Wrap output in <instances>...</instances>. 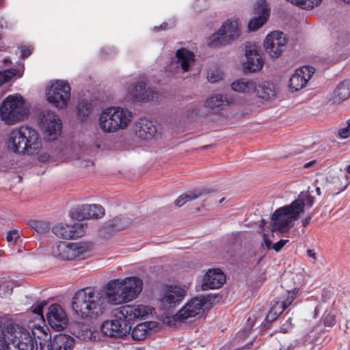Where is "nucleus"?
<instances>
[{
  "label": "nucleus",
  "mask_w": 350,
  "mask_h": 350,
  "mask_svg": "<svg viewBox=\"0 0 350 350\" xmlns=\"http://www.w3.org/2000/svg\"><path fill=\"white\" fill-rule=\"evenodd\" d=\"M307 256L309 258H312L314 261L317 260V255L315 252L313 250H307Z\"/></svg>",
  "instance_id": "obj_55"
},
{
  "label": "nucleus",
  "mask_w": 350,
  "mask_h": 350,
  "mask_svg": "<svg viewBox=\"0 0 350 350\" xmlns=\"http://www.w3.org/2000/svg\"><path fill=\"white\" fill-rule=\"evenodd\" d=\"M291 319L289 318L285 324H284L282 327H281V331L284 333H286L288 331L289 329H291L292 327V323H291Z\"/></svg>",
  "instance_id": "obj_51"
},
{
  "label": "nucleus",
  "mask_w": 350,
  "mask_h": 350,
  "mask_svg": "<svg viewBox=\"0 0 350 350\" xmlns=\"http://www.w3.org/2000/svg\"><path fill=\"white\" fill-rule=\"evenodd\" d=\"M314 161H310L306 164H304V167L305 168H308L310 167V166H312L314 163Z\"/></svg>",
  "instance_id": "obj_59"
},
{
  "label": "nucleus",
  "mask_w": 350,
  "mask_h": 350,
  "mask_svg": "<svg viewBox=\"0 0 350 350\" xmlns=\"http://www.w3.org/2000/svg\"><path fill=\"white\" fill-rule=\"evenodd\" d=\"M6 144L10 150L21 155L36 154L42 146L37 130L27 125L13 129L8 135Z\"/></svg>",
  "instance_id": "obj_3"
},
{
  "label": "nucleus",
  "mask_w": 350,
  "mask_h": 350,
  "mask_svg": "<svg viewBox=\"0 0 350 350\" xmlns=\"http://www.w3.org/2000/svg\"><path fill=\"white\" fill-rule=\"evenodd\" d=\"M288 241V239H281L279 241H278L277 243H274L272 245V248L275 251L278 252L286 244V243Z\"/></svg>",
  "instance_id": "obj_48"
},
{
  "label": "nucleus",
  "mask_w": 350,
  "mask_h": 350,
  "mask_svg": "<svg viewBox=\"0 0 350 350\" xmlns=\"http://www.w3.org/2000/svg\"><path fill=\"white\" fill-rule=\"evenodd\" d=\"M287 43L286 36L282 31H275L268 34L264 40L265 51L272 59L278 58Z\"/></svg>",
  "instance_id": "obj_13"
},
{
  "label": "nucleus",
  "mask_w": 350,
  "mask_h": 350,
  "mask_svg": "<svg viewBox=\"0 0 350 350\" xmlns=\"http://www.w3.org/2000/svg\"><path fill=\"white\" fill-rule=\"evenodd\" d=\"M36 350H51V349L48 345H42V344H40V347L36 349Z\"/></svg>",
  "instance_id": "obj_58"
},
{
  "label": "nucleus",
  "mask_w": 350,
  "mask_h": 350,
  "mask_svg": "<svg viewBox=\"0 0 350 350\" xmlns=\"http://www.w3.org/2000/svg\"><path fill=\"white\" fill-rule=\"evenodd\" d=\"M206 303L204 297H195L189 300L176 314L178 321H185L202 314Z\"/></svg>",
  "instance_id": "obj_16"
},
{
  "label": "nucleus",
  "mask_w": 350,
  "mask_h": 350,
  "mask_svg": "<svg viewBox=\"0 0 350 350\" xmlns=\"http://www.w3.org/2000/svg\"><path fill=\"white\" fill-rule=\"evenodd\" d=\"M227 42H228L221 27L217 32L210 36L207 40L208 44L211 46H217Z\"/></svg>",
  "instance_id": "obj_32"
},
{
  "label": "nucleus",
  "mask_w": 350,
  "mask_h": 350,
  "mask_svg": "<svg viewBox=\"0 0 350 350\" xmlns=\"http://www.w3.org/2000/svg\"><path fill=\"white\" fill-rule=\"evenodd\" d=\"M225 281L226 276L220 269H209L204 275L202 288L203 290L219 288Z\"/></svg>",
  "instance_id": "obj_24"
},
{
  "label": "nucleus",
  "mask_w": 350,
  "mask_h": 350,
  "mask_svg": "<svg viewBox=\"0 0 350 350\" xmlns=\"http://www.w3.org/2000/svg\"><path fill=\"white\" fill-rule=\"evenodd\" d=\"M118 280L121 282L123 297L126 302L135 299L142 291V281L137 277L132 276Z\"/></svg>",
  "instance_id": "obj_20"
},
{
  "label": "nucleus",
  "mask_w": 350,
  "mask_h": 350,
  "mask_svg": "<svg viewBox=\"0 0 350 350\" xmlns=\"http://www.w3.org/2000/svg\"><path fill=\"white\" fill-rule=\"evenodd\" d=\"M53 232L54 234L61 239H70V226L63 224H57L53 227Z\"/></svg>",
  "instance_id": "obj_33"
},
{
  "label": "nucleus",
  "mask_w": 350,
  "mask_h": 350,
  "mask_svg": "<svg viewBox=\"0 0 350 350\" xmlns=\"http://www.w3.org/2000/svg\"><path fill=\"white\" fill-rule=\"evenodd\" d=\"M39 124L48 137V140H54L62 131V122L58 116L50 110H44L39 114Z\"/></svg>",
  "instance_id": "obj_10"
},
{
  "label": "nucleus",
  "mask_w": 350,
  "mask_h": 350,
  "mask_svg": "<svg viewBox=\"0 0 350 350\" xmlns=\"http://www.w3.org/2000/svg\"><path fill=\"white\" fill-rule=\"evenodd\" d=\"M133 118V113L128 109L111 106L102 110L98 116V126L105 133H113L128 127Z\"/></svg>",
  "instance_id": "obj_4"
},
{
  "label": "nucleus",
  "mask_w": 350,
  "mask_h": 350,
  "mask_svg": "<svg viewBox=\"0 0 350 350\" xmlns=\"http://www.w3.org/2000/svg\"><path fill=\"white\" fill-rule=\"evenodd\" d=\"M13 291L12 282H0V295L2 297H7L12 294Z\"/></svg>",
  "instance_id": "obj_42"
},
{
  "label": "nucleus",
  "mask_w": 350,
  "mask_h": 350,
  "mask_svg": "<svg viewBox=\"0 0 350 350\" xmlns=\"http://www.w3.org/2000/svg\"><path fill=\"white\" fill-rule=\"evenodd\" d=\"M92 110V106L90 103L82 101L79 103L77 107V116L81 120H85Z\"/></svg>",
  "instance_id": "obj_34"
},
{
  "label": "nucleus",
  "mask_w": 350,
  "mask_h": 350,
  "mask_svg": "<svg viewBox=\"0 0 350 350\" xmlns=\"http://www.w3.org/2000/svg\"><path fill=\"white\" fill-rule=\"evenodd\" d=\"M128 91L132 98L139 102L150 101L154 98L156 94L151 88L146 87L144 81L131 85Z\"/></svg>",
  "instance_id": "obj_23"
},
{
  "label": "nucleus",
  "mask_w": 350,
  "mask_h": 350,
  "mask_svg": "<svg viewBox=\"0 0 350 350\" xmlns=\"http://www.w3.org/2000/svg\"><path fill=\"white\" fill-rule=\"evenodd\" d=\"M157 327V323L154 321L138 323L132 329V338L135 340H142Z\"/></svg>",
  "instance_id": "obj_28"
},
{
  "label": "nucleus",
  "mask_w": 350,
  "mask_h": 350,
  "mask_svg": "<svg viewBox=\"0 0 350 350\" xmlns=\"http://www.w3.org/2000/svg\"><path fill=\"white\" fill-rule=\"evenodd\" d=\"M291 319L289 318L285 324H284L282 327H281V331L284 333H286L288 331L289 329H291L292 327V323H291Z\"/></svg>",
  "instance_id": "obj_52"
},
{
  "label": "nucleus",
  "mask_w": 350,
  "mask_h": 350,
  "mask_svg": "<svg viewBox=\"0 0 350 350\" xmlns=\"http://www.w3.org/2000/svg\"><path fill=\"white\" fill-rule=\"evenodd\" d=\"M254 10L257 16L252 18L248 23L247 27L250 31H254L262 27L267 22L270 14V9L265 0H258Z\"/></svg>",
  "instance_id": "obj_18"
},
{
  "label": "nucleus",
  "mask_w": 350,
  "mask_h": 350,
  "mask_svg": "<svg viewBox=\"0 0 350 350\" xmlns=\"http://www.w3.org/2000/svg\"><path fill=\"white\" fill-rule=\"evenodd\" d=\"M114 226H115V227L117 228V230H122L125 229V228L127 227V226H128V223H126V224H124V225L120 226H118L117 224H114Z\"/></svg>",
  "instance_id": "obj_57"
},
{
  "label": "nucleus",
  "mask_w": 350,
  "mask_h": 350,
  "mask_svg": "<svg viewBox=\"0 0 350 350\" xmlns=\"http://www.w3.org/2000/svg\"><path fill=\"white\" fill-rule=\"evenodd\" d=\"M224 101V96L221 94H217L206 99L204 105L209 109H214L222 105Z\"/></svg>",
  "instance_id": "obj_37"
},
{
  "label": "nucleus",
  "mask_w": 350,
  "mask_h": 350,
  "mask_svg": "<svg viewBox=\"0 0 350 350\" xmlns=\"http://www.w3.org/2000/svg\"><path fill=\"white\" fill-rule=\"evenodd\" d=\"M245 55L246 60L243 64V70L244 72H256L262 69L263 60L257 50L256 44H246Z\"/></svg>",
  "instance_id": "obj_14"
},
{
  "label": "nucleus",
  "mask_w": 350,
  "mask_h": 350,
  "mask_svg": "<svg viewBox=\"0 0 350 350\" xmlns=\"http://www.w3.org/2000/svg\"><path fill=\"white\" fill-rule=\"evenodd\" d=\"M19 238V232L16 230H11L8 232L6 239L9 243H16Z\"/></svg>",
  "instance_id": "obj_46"
},
{
  "label": "nucleus",
  "mask_w": 350,
  "mask_h": 350,
  "mask_svg": "<svg viewBox=\"0 0 350 350\" xmlns=\"http://www.w3.org/2000/svg\"><path fill=\"white\" fill-rule=\"evenodd\" d=\"M338 135L342 139H347L350 137V119L344 127L339 129Z\"/></svg>",
  "instance_id": "obj_45"
},
{
  "label": "nucleus",
  "mask_w": 350,
  "mask_h": 350,
  "mask_svg": "<svg viewBox=\"0 0 350 350\" xmlns=\"http://www.w3.org/2000/svg\"><path fill=\"white\" fill-rule=\"evenodd\" d=\"M29 226L35 231L39 233H43L48 228L46 224L37 220H31L29 222Z\"/></svg>",
  "instance_id": "obj_44"
},
{
  "label": "nucleus",
  "mask_w": 350,
  "mask_h": 350,
  "mask_svg": "<svg viewBox=\"0 0 350 350\" xmlns=\"http://www.w3.org/2000/svg\"><path fill=\"white\" fill-rule=\"evenodd\" d=\"M186 294V291L180 286H167L159 298L161 308L166 315L172 314L174 309L180 304Z\"/></svg>",
  "instance_id": "obj_8"
},
{
  "label": "nucleus",
  "mask_w": 350,
  "mask_h": 350,
  "mask_svg": "<svg viewBox=\"0 0 350 350\" xmlns=\"http://www.w3.org/2000/svg\"><path fill=\"white\" fill-rule=\"evenodd\" d=\"M114 319L107 320L103 323L101 325L102 332L108 336L121 338L126 336L131 331V323H128L125 318H119L116 314L114 310Z\"/></svg>",
  "instance_id": "obj_11"
},
{
  "label": "nucleus",
  "mask_w": 350,
  "mask_h": 350,
  "mask_svg": "<svg viewBox=\"0 0 350 350\" xmlns=\"http://www.w3.org/2000/svg\"><path fill=\"white\" fill-rule=\"evenodd\" d=\"M350 96V81L345 80L340 83L328 98L330 104L339 103Z\"/></svg>",
  "instance_id": "obj_27"
},
{
  "label": "nucleus",
  "mask_w": 350,
  "mask_h": 350,
  "mask_svg": "<svg viewBox=\"0 0 350 350\" xmlns=\"http://www.w3.org/2000/svg\"><path fill=\"white\" fill-rule=\"evenodd\" d=\"M32 49L30 46H23L21 48V57L26 58L31 53Z\"/></svg>",
  "instance_id": "obj_50"
},
{
  "label": "nucleus",
  "mask_w": 350,
  "mask_h": 350,
  "mask_svg": "<svg viewBox=\"0 0 350 350\" xmlns=\"http://www.w3.org/2000/svg\"><path fill=\"white\" fill-rule=\"evenodd\" d=\"M72 334L79 340L85 342L91 340L93 337L92 330L86 325L77 324L72 327Z\"/></svg>",
  "instance_id": "obj_31"
},
{
  "label": "nucleus",
  "mask_w": 350,
  "mask_h": 350,
  "mask_svg": "<svg viewBox=\"0 0 350 350\" xmlns=\"http://www.w3.org/2000/svg\"><path fill=\"white\" fill-rule=\"evenodd\" d=\"M223 72L221 70L217 67L215 66L213 68H211L207 75V79L211 83H216L220 81L222 79Z\"/></svg>",
  "instance_id": "obj_38"
},
{
  "label": "nucleus",
  "mask_w": 350,
  "mask_h": 350,
  "mask_svg": "<svg viewBox=\"0 0 350 350\" xmlns=\"http://www.w3.org/2000/svg\"><path fill=\"white\" fill-rule=\"evenodd\" d=\"M283 310L280 307L279 304L271 308L267 314L266 319L269 321H273L276 319L282 312Z\"/></svg>",
  "instance_id": "obj_43"
},
{
  "label": "nucleus",
  "mask_w": 350,
  "mask_h": 350,
  "mask_svg": "<svg viewBox=\"0 0 350 350\" xmlns=\"http://www.w3.org/2000/svg\"><path fill=\"white\" fill-rule=\"evenodd\" d=\"M199 195L196 192H190L189 193L183 194L180 196L176 200L175 204L180 207L183 206L187 202L196 199Z\"/></svg>",
  "instance_id": "obj_40"
},
{
  "label": "nucleus",
  "mask_w": 350,
  "mask_h": 350,
  "mask_svg": "<svg viewBox=\"0 0 350 350\" xmlns=\"http://www.w3.org/2000/svg\"><path fill=\"white\" fill-rule=\"evenodd\" d=\"M87 225L83 222H76L70 226V239H77L84 235Z\"/></svg>",
  "instance_id": "obj_36"
},
{
  "label": "nucleus",
  "mask_w": 350,
  "mask_h": 350,
  "mask_svg": "<svg viewBox=\"0 0 350 350\" xmlns=\"http://www.w3.org/2000/svg\"><path fill=\"white\" fill-rule=\"evenodd\" d=\"M95 150H98L100 148V145L96 144L95 145H94V147H93Z\"/></svg>",
  "instance_id": "obj_62"
},
{
  "label": "nucleus",
  "mask_w": 350,
  "mask_h": 350,
  "mask_svg": "<svg viewBox=\"0 0 350 350\" xmlns=\"http://www.w3.org/2000/svg\"><path fill=\"white\" fill-rule=\"evenodd\" d=\"M294 300L293 296H288L285 300H284L280 306V307L284 310L286 309L289 306L291 305Z\"/></svg>",
  "instance_id": "obj_49"
},
{
  "label": "nucleus",
  "mask_w": 350,
  "mask_h": 350,
  "mask_svg": "<svg viewBox=\"0 0 350 350\" xmlns=\"http://www.w3.org/2000/svg\"><path fill=\"white\" fill-rule=\"evenodd\" d=\"M46 304H43L42 305L37 306L33 310V313L36 314L38 316V321L40 323H44V317L42 314L43 306Z\"/></svg>",
  "instance_id": "obj_47"
},
{
  "label": "nucleus",
  "mask_w": 350,
  "mask_h": 350,
  "mask_svg": "<svg viewBox=\"0 0 350 350\" xmlns=\"http://www.w3.org/2000/svg\"><path fill=\"white\" fill-rule=\"evenodd\" d=\"M16 72L15 69H7L0 71V85L8 82L12 77L16 76Z\"/></svg>",
  "instance_id": "obj_41"
},
{
  "label": "nucleus",
  "mask_w": 350,
  "mask_h": 350,
  "mask_svg": "<svg viewBox=\"0 0 350 350\" xmlns=\"http://www.w3.org/2000/svg\"><path fill=\"white\" fill-rule=\"evenodd\" d=\"M286 1L301 8V9L310 10L319 5L322 0H286Z\"/></svg>",
  "instance_id": "obj_35"
},
{
  "label": "nucleus",
  "mask_w": 350,
  "mask_h": 350,
  "mask_svg": "<svg viewBox=\"0 0 350 350\" xmlns=\"http://www.w3.org/2000/svg\"><path fill=\"white\" fill-rule=\"evenodd\" d=\"M105 214L103 207L99 204H83L72 212V217L78 220L97 219Z\"/></svg>",
  "instance_id": "obj_21"
},
{
  "label": "nucleus",
  "mask_w": 350,
  "mask_h": 350,
  "mask_svg": "<svg viewBox=\"0 0 350 350\" xmlns=\"http://www.w3.org/2000/svg\"><path fill=\"white\" fill-rule=\"evenodd\" d=\"M47 319L49 325L55 330L63 329L68 324V317L62 308L57 304L49 308Z\"/></svg>",
  "instance_id": "obj_22"
},
{
  "label": "nucleus",
  "mask_w": 350,
  "mask_h": 350,
  "mask_svg": "<svg viewBox=\"0 0 350 350\" xmlns=\"http://www.w3.org/2000/svg\"><path fill=\"white\" fill-rule=\"evenodd\" d=\"M224 200V198H221V199L219 200V203H221Z\"/></svg>",
  "instance_id": "obj_64"
},
{
  "label": "nucleus",
  "mask_w": 350,
  "mask_h": 350,
  "mask_svg": "<svg viewBox=\"0 0 350 350\" xmlns=\"http://www.w3.org/2000/svg\"><path fill=\"white\" fill-rule=\"evenodd\" d=\"M295 200H301L302 202L301 206V213H303L306 206L310 208L312 206L314 198L306 193H301Z\"/></svg>",
  "instance_id": "obj_39"
},
{
  "label": "nucleus",
  "mask_w": 350,
  "mask_h": 350,
  "mask_svg": "<svg viewBox=\"0 0 350 350\" xmlns=\"http://www.w3.org/2000/svg\"><path fill=\"white\" fill-rule=\"evenodd\" d=\"M166 25H167V24H163V25H161L160 27H154V30H158L159 28L162 29H166Z\"/></svg>",
  "instance_id": "obj_60"
},
{
  "label": "nucleus",
  "mask_w": 350,
  "mask_h": 350,
  "mask_svg": "<svg viewBox=\"0 0 350 350\" xmlns=\"http://www.w3.org/2000/svg\"><path fill=\"white\" fill-rule=\"evenodd\" d=\"M314 72V69L309 66H302L295 70L289 79L290 91L295 92L305 88Z\"/></svg>",
  "instance_id": "obj_17"
},
{
  "label": "nucleus",
  "mask_w": 350,
  "mask_h": 350,
  "mask_svg": "<svg viewBox=\"0 0 350 350\" xmlns=\"http://www.w3.org/2000/svg\"><path fill=\"white\" fill-rule=\"evenodd\" d=\"M347 170L350 174V165L347 167Z\"/></svg>",
  "instance_id": "obj_63"
},
{
  "label": "nucleus",
  "mask_w": 350,
  "mask_h": 350,
  "mask_svg": "<svg viewBox=\"0 0 350 350\" xmlns=\"http://www.w3.org/2000/svg\"><path fill=\"white\" fill-rule=\"evenodd\" d=\"M26 328L11 321L2 323L0 326V350H36L38 348L35 339V330L42 332L41 324L31 325Z\"/></svg>",
  "instance_id": "obj_2"
},
{
  "label": "nucleus",
  "mask_w": 350,
  "mask_h": 350,
  "mask_svg": "<svg viewBox=\"0 0 350 350\" xmlns=\"http://www.w3.org/2000/svg\"><path fill=\"white\" fill-rule=\"evenodd\" d=\"M231 88L234 92L250 96L255 94L256 88H258V83L254 79L241 78L231 83Z\"/></svg>",
  "instance_id": "obj_26"
},
{
  "label": "nucleus",
  "mask_w": 350,
  "mask_h": 350,
  "mask_svg": "<svg viewBox=\"0 0 350 350\" xmlns=\"http://www.w3.org/2000/svg\"><path fill=\"white\" fill-rule=\"evenodd\" d=\"M154 308L144 304L125 305L116 309V314L119 318H125L130 323L131 321L144 319L152 314Z\"/></svg>",
  "instance_id": "obj_12"
},
{
  "label": "nucleus",
  "mask_w": 350,
  "mask_h": 350,
  "mask_svg": "<svg viewBox=\"0 0 350 350\" xmlns=\"http://www.w3.org/2000/svg\"><path fill=\"white\" fill-rule=\"evenodd\" d=\"M123 296L121 282L116 279L108 282L105 296L103 293L90 288H84L77 291L72 298V308L81 317L96 318L105 310L106 301L111 305L126 303Z\"/></svg>",
  "instance_id": "obj_1"
},
{
  "label": "nucleus",
  "mask_w": 350,
  "mask_h": 350,
  "mask_svg": "<svg viewBox=\"0 0 350 350\" xmlns=\"http://www.w3.org/2000/svg\"><path fill=\"white\" fill-rule=\"evenodd\" d=\"M263 241H264V243L265 245H266V247L269 249L271 247V241L268 239V235L266 234H263Z\"/></svg>",
  "instance_id": "obj_54"
},
{
  "label": "nucleus",
  "mask_w": 350,
  "mask_h": 350,
  "mask_svg": "<svg viewBox=\"0 0 350 350\" xmlns=\"http://www.w3.org/2000/svg\"><path fill=\"white\" fill-rule=\"evenodd\" d=\"M29 107L19 94L8 95L0 106V118L7 125H14L27 118Z\"/></svg>",
  "instance_id": "obj_5"
},
{
  "label": "nucleus",
  "mask_w": 350,
  "mask_h": 350,
  "mask_svg": "<svg viewBox=\"0 0 350 350\" xmlns=\"http://www.w3.org/2000/svg\"><path fill=\"white\" fill-rule=\"evenodd\" d=\"M228 42L239 36V24L237 19H228L221 27Z\"/></svg>",
  "instance_id": "obj_30"
},
{
  "label": "nucleus",
  "mask_w": 350,
  "mask_h": 350,
  "mask_svg": "<svg viewBox=\"0 0 350 350\" xmlns=\"http://www.w3.org/2000/svg\"><path fill=\"white\" fill-rule=\"evenodd\" d=\"M195 62V55L186 49H180L176 51L175 60H172L168 67L169 72L175 75L179 70V66L183 72H187L190 66Z\"/></svg>",
  "instance_id": "obj_15"
},
{
  "label": "nucleus",
  "mask_w": 350,
  "mask_h": 350,
  "mask_svg": "<svg viewBox=\"0 0 350 350\" xmlns=\"http://www.w3.org/2000/svg\"><path fill=\"white\" fill-rule=\"evenodd\" d=\"M335 319L333 315H327L324 319L325 325L331 326L334 324Z\"/></svg>",
  "instance_id": "obj_53"
},
{
  "label": "nucleus",
  "mask_w": 350,
  "mask_h": 350,
  "mask_svg": "<svg viewBox=\"0 0 350 350\" xmlns=\"http://www.w3.org/2000/svg\"><path fill=\"white\" fill-rule=\"evenodd\" d=\"M70 97V88L68 83L64 80L51 82L46 90V100L53 107L63 109L66 107Z\"/></svg>",
  "instance_id": "obj_7"
},
{
  "label": "nucleus",
  "mask_w": 350,
  "mask_h": 350,
  "mask_svg": "<svg viewBox=\"0 0 350 350\" xmlns=\"http://www.w3.org/2000/svg\"><path fill=\"white\" fill-rule=\"evenodd\" d=\"M89 250V246L83 243H67L58 241L52 247V254L62 260H72L83 255Z\"/></svg>",
  "instance_id": "obj_9"
},
{
  "label": "nucleus",
  "mask_w": 350,
  "mask_h": 350,
  "mask_svg": "<svg viewBox=\"0 0 350 350\" xmlns=\"http://www.w3.org/2000/svg\"><path fill=\"white\" fill-rule=\"evenodd\" d=\"M133 131L135 135L142 140H150L157 133L155 124L150 120L141 118L133 125Z\"/></svg>",
  "instance_id": "obj_19"
},
{
  "label": "nucleus",
  "mask_w": 350,
  "mask_h": 350,
  "mask_svg": "<svg viewBox=\"0 0 350 350\" xmlns=\"http://www.w3.org/2000/svg\"><path fill=\"white\" fill-rule=\"evenodd\" d=\"M75 347V339L66 334L56 335L51 343V350H72Z\"/></svg>",
  "instance_id": "obj_29"
},
{
  "label": "nucleus",
  "mask_w": 350,
  "mask_h": 350,
  "mask_svg": "<svg viewBox=\"0 0 350 350\" xmlns=\"http://www.w3.org/2000/svg\"><path fill=\"white\" fill-rule=\"evenodd\" d=\"M301 200H294L275 210L271 216L272 230L282 233L288 232L301 213Z\"/></svg>",
  "instance_id": "obj_6"
},
{
  "label": "nucleus",
  "mask_w": 350,
  "mask_h": 350,
  "mask_svg": "<svg viewBox=\"0 0 350 350\" xmlns=\"http://www.w3.org/2000/svg\"><path fill=\"white\" fill-rule=\"evenodd\" d=\"M311 220V217L308 216L302 219L301 223L304 227H306L308 224H309L310 221Z\"/></svg>",
  "instance_id": "obj_56"
},
{
  "label": "nucleus",
  "mask_w": 350,
  "mask_h": 350,
  "mask_svg": "<svg viewBox=\"0 0 350 350\" xmlns=\"http://www.w3.org/2000/svg\"><path fill=\"white\" fill-rule=\"evenodd\" d=\"M278 90L276 85L269 81L258 83L255 96L261 103H267L275 98Z\"/></svg>",
  "instance_id": "obj_25"
},
{
  "label": "nucleus",
  "mask_w": 350,
  "mask_h": 350,
  "mask_svg": "<svg viewBox=\"0 0 350 350\" xmlns=\"http://www.w3.org/2000/svg\"><path fill=\"white\" fill-rule=\"evenodd\" d=\"M316 193L319 196L321 195V189L319 187L316 188Z\"/></svg>",
  "instance_id": "obj_61"
}]
</instances>
